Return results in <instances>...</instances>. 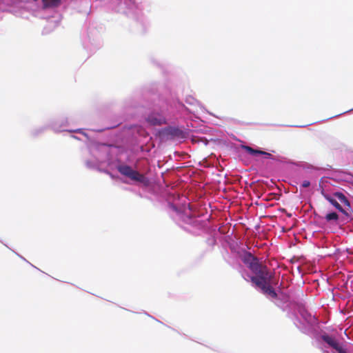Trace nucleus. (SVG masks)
<instances>
[{"label":"nucleus","mask_w":353,"mask_h":353,"mask_svg":"<svg viewBox=\"0 0 353 353\" xmlns=\"http://www.w3.org/2000/svg\"><path fill=\"white\" fill-rule=\"evenodd\" d=\"M256 276L251 277V281L256 285V283H263L264 282H272L273 274L269 271L267 266L263 265L259 261L252 265L250 269Z\"/></svg>","instance_id":"f257e3e1"},{"label":"nucleus","mask_w":353,"mask_h":353,"mask_svg":"<svg viewBox=\"0 0 353 353\" xmlns=\"http://www.w3.org/2000/svg\"><path fill=\"white\" fill-rule=\"evenodd\" d=\"M117 170L121 174L129 178L132 181L139 182L144 185H147L148 183V180L144 174L132 169L130 165H121L117 167Z\"/></svg>","instance_id":"f03ea898"},{"label":"nucleus","mask_w":353,"mask_h":353,"mask_svg":"<svg viewBox=\"0 0 353 353\" xmlns=\"http://www.w3.org/2000/svg\"><path fill=\"white\" fill-rule=\"evenodd\" d=\"M321 339L338 353H347L344 346L340 344L334 337L327 334H324L322 335Z\"/></svg>","instance_id":"7ed1b4c3"},{"label":"nucleus","mask_w":353,"mask_h":353,"mask_svg":"<svg viewBox=\"0 0 353 353\" xmlns=\"http://www.w3.org/2000/svg\"><path fill=\"white\" fill-rule=\"evenodd\" d=\"M146 121L152 125H160L165 123V118L164 116L158 112H152L147 118Z\"/></svg>","instance_id":"20e7f679"},{"label":"nucleus","mask_w":353,"mask_h":353,"mask_svg":"<svg viewBox=\"0 0 353 353\" xmlns=\"http://www.w3.org/2000/svg\"><path fill=\"white\" fill-rule=\"evenodd\" d=\"M271 283L272 282H264L263 283H261L259 282H257L256 286L261 288L263 294L268 295L273 299H276L277 294L274 290V288L270 285Z\"/></svg>","instance_id":"39448f33"},{"label":"nucleus","mask_w":353,"mask_h":353,"mask_svg":"<svg viewBox=\"0 0 353 353\" xmlns=\"http://www.w3.org/2000/svg\"><path fill=\"white\" fill-rule=\"evenodd\" d=\"M242 261L249 269L251 268L252 265H255L259 261L258 259L250 252H245L243 254Z\"/></svg>","instance_id":"423d86ee"},{"label":"nucleus","mask_w":353,"mask_h":353,"mask_svg":"<svg viewBox=\"0 0 353 353\" xmlns=\"http://www.w3.org/2000/svg\"><path fill=\"white\" fill-rule=\"evenodd\" d=\"M325 199L328 201L332 205H334L339 211L341 212L343 214L347 215V213L346 211L342 208V206L336 201L334 199L331 197L329 195L324 196Z\"/></svg>","instance_id":"0eeeda50"},{"label":"nucleus","mask_w":353,"mask_h":353,"mask_svg":"<svg viewBox=\"0 0 353 353\" xmlns=\"http://www.w3.org/2000/svg\"><path fill=\"white\" fill-rule=\"evenodd\" d=\"M334 196L336 197L339 201L343 203L345 206H347L348 208H350V203L347 200V197L342 192H335Z\"/></svg>","instance_id":"6e6552de"},{"label":"nucleus","mask_w":353,"mask_h":353,"mask_svg":"<svg viewBox=\"0 0 353 353\" xmlns=\"http://www.w3.org/2000/svg\"><path fill=\"white\" fill-rule=\"evenodd\" d=\"M43 8H55L60 5L61 0H42Z\"/></svg>","instance_id":"1a4fd4ad"},{"label":"nucleus","mask_w":353,"mask_h":353,"mask_svg":"<svg viewBox=\"0 0 353 353\" xmlns=\"http://www.w3.org/2000/svg\"><path fill=\"white\" fill-rule=\"evenodd\" d=\"M243 148L247 152H248L252 156H256L257 154H262V150H256L248 145H245Z\"/></svg>","instance_id":"9d476101"},{"label":"nucleus","mask_w":353,"mask_h":353,"mask_svg":"<svg viewBox=\"0 0 353 353\" xmlns=\"http://www.w3.org/2000/svg\"><path fill=\"white\" fill-rule=\"evenodd\" d=\"M325 219L327 221H337L339 219V215L336 212H331L325 216Z\"/></svg>","instance_id":"9b49d317"},{"label":"nucleus","mask_w":353,"mask_h":353,"mask_svg":"<svg viewBox=\"0 0 353 353\" xmlns=\"http://www.w3.org/2000/svg\"><path fill=\"white\" fill-rule=\"evenodd\" d=\"M261 155H264L266 158L274 159V158L273 157L272 154L267 152L262 151Z\"/></svg>","instance_id":"f8f14e48"},{"label":"nucleus","mask_w":353,"mask_h":353,"mask_svg":"<svg viewBox=\"0 0 353 353\" xmlns=\"http://www.w3.org/2000/svg\"><path fill=\"white\" fill-rule=\"evenodd\" d=\"M310 185V182L307 180L303 181L301 184V186L303 188H308Z\"/></svg>","instance_id":"ddd939ff"}]
</instances>
